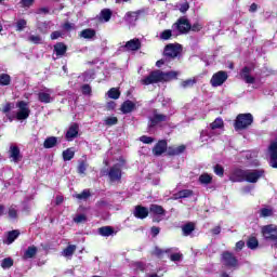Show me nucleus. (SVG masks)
Wrapping results in <instances>:
<instances>
[{
    "instance_id": "nucleus-6",
    "label": "nucleus",
    "mask_w": 277,
    "mask_h": 277,
    "mask_svg": "<svg viewBox=\"0 0 277 277\" xmlns=\"http://www.w3.org/2000/svg\"><path fill=\"white\" fill-rule=\"evenodd\" d=\"M228 79V72L221 70L215 74H213L210 84L212 88H220V85H224Z\"/></svg>"
},
{
    "instance_id": "nucleus-16",
    "label": "nucleus",
    "mask_w": 277,
    "mask_h": 277,
    "mask_svg": "<svg viewBox=\"0 0 277 277\" xmlns=\"http://www.w3.org/2000/svg\"><path fill=\"white\" fill-rule=\"evenodd\" d=\"M174 27L180 34H187L192 29V24L186 18H180L179 23L174 24Z\"/></svg>"
},
{
    "instance_id": "nucleus-26",
    "label": "nucleus",
    "mask_w": 277,
    "mask_h": 277,
    "mask_svg": "<svg viewBox=\"0 0 277 277\" xmlns=\"http://www.w3.org/2000/svg\"><path fill=\"white\" fill-rule=\"evenodd\" d=\"M81 38H84L85 40H92L94 36H96V31L92 28H87L80 32Z\"/></svg>"
},
{
    "instance_id": "nucleus-21",
    "label": "nucleus",
    "mask_w": 277,
    "mask_h": 277,
    "mask_svg": "<svg viewBox=\"0 0 277 277\" xmlns=\"http://www.w3.org/2000/svg\"><path fill=\"white\" fill-rule=\"evenodd\" d=\"M168 150V142L166 141H159L156 146L153 149L154 155H156V157H159L161 155H163V151Z\"/></svg>"
},
{
    "instance_id": "nucleus-30",
    "label": "nucleus",
    "mask_w": 277,
    "mask_h": 277,
    "mask_svg": "<svg viewBox=\"0 0 277 277\" xmlns=\"http://www.w3.org/2000/svg\"><path fill=\"white\" fill-rule=\"evenodd\" d=\"M18 235H19L18 230L9 232L4 243H8V246H10V243H14V240L18 237Z\"/></svg>"
},
{
    "instance_id": "nucleus-1",
    "label": "nucleus",
    "mask_w": 277,
    "mask_h": 277,
    "mask_svg": "<svg viewBox=\"0 0 277 277\" xmlns=\"http://www.w3.org/2000/svg\"><path fill=\"white\" fill-rule=\"evenodd\" d=\"M264 174L263 170H241L236 169L229 176V181L233 183H258L259 179H261Z\"/></svg>"
},
{
    "instance_id": "nucleus-55",
    "label": "nucleus",
    "mask_w": 277,
    "mask_h": 277,
    "mask_svg": "<svg viewBox=\"0 0 277 277\" xmlns=\"http://www.w3.org/2000/svg\"><path fill=\"white\" fill-rule=\"evenodd\" d=\"M82 94H85V95L92 94V88L89 84L82 85Z\"/></svg>"
},
{
    "instance_id": "nucleus-46",
    "label": "nucleus",
    "mask_w": 277,
    "mask_h": 277,
    "mask_svg": "<svg viewBox=\"0 0 277 277\" xmlns=\"http://www.w3.org/2000/svg\"><path fill=\"white\" fill-rule=\"evenodd\" d=\"M75 198L78 200H88V198H90V190L84 189L82 193L77 194Z\"/></svg>"
},
{
    "instance_id": "nucleus-7",
    "label": "nucleus",
    "mask_w": 277,
    "mask_h": 277,
    "mask_svg": "<svg viewBox=\"0 0 277 277\" xmlns=\"http://www.w3.org/2000/svg\"><path fill=\"white\" fill-rule=\"evenodd\" d=\"M149 213L154 219V222H161L166 217V210L159 205H151L149 207Z\"/></svg>"
},
{
    "instance_id": "nucleus-13",
    "label": "nucleus",
    "mask_w": 277,
    "mask_h": 277,
    "mask_svg": "<svg viewBox=\"0 0 277 277\" xmlns=\"http://www.w3.org/2000/svg\"><path fill=\"white\" fill-rule=\"evenodd\" d=\"M211 131L215 133V135H222L224 133V119L217 117L213 122H211L208 127Z\"/></svg>"
},
{
    "instance_id": "nucleus-35",
    "label": "nucleus",
    "mask_w": 277,
    "mask_h": 277,
    "mask_svg": "<svg viewBox=\"0 0 277 277\" xmlns=\"http://www.w3.org/2000/svg\"><path fill=\"white\" fill-rule=\"evenodd\" d=\"M75 157V150L72 148H68L63 151L64 161H70Z\"/></svg>"
},
{
    "instance_id": "nucleus-62",
    "label": "nucleus",
    "mask_w": 277,
    "mask_h": 277,
    "mask_svg": "<svg viewBox=\"0 0 277 277\" xmlns=\"http://www.w3.org/2000/svg\"><path fill=\"white\" fill-rule=\"evenodd\" d=\"M60 36H61L60 31H54L51 34L52 40H57V38H60Z\"/></svg>"
},
{
    "instance_id": "nucleus-32",
    "label": "nucleus",
    "mask_w": 277,
    "mask_h": 277,
    "mask_svg": "<svg viewBox=\"0 0 277 277\" xmlns=\"http://www.w3.org/2000/svg\"><path fill=\"white\" fill-rule=\"evenodd\" d=\"M100 235L102 237H110V235H114V229L109 226H105L98 229Z\"/></svg>"
},
{
    "instance_id": "nucleus-5",
    "label": "nucleus",
    "mask_w": 277,
    "mask_h": 277,
    "mask_svg": "<svg viewBox=\"0 0 277 277\" xmlns=\"http://www.w3.org/2000/svg\"><path fill=\"white\" fill-rule=\"evenodd\" d=\"M221 261L227 269H237V267H239V260L228 251L223 252Z\"/></svg>"
},
{
    "instance_id": "nucleus-10",
    "label": "nucleus",
    "mask_w": 277,
    "mask_h": 277,
    "mask_svg": "<svg viewBox=\"0 0 277 277\" xmlns=\"http://www.w3.org/2000/svg\"><path fill=\"white\" fill-rule=\"evenodd\" d=\"M169 117L160 114L157 110H154L153 116L149 117V123L148 127L153 128V127H157V124H160V122H168Z\"/></svg>"
},
{
    "instance_id": "nucleus-4",
    "label": "nucleus",
    "mask_w": 277,
    "mask_h": 277,
    "mask_svg": "<svg viewBox=\"0 0 277 277\" xmlns=\"http://www.w3.org/2000/svg\"><path fill=\"white\" fill-rule=\"evenodd\" d=\"M252 122H254V117L252 114H239L236 117L234 127L236 131H243V129H248V127H252Z\"/></svg>"
},
{
    "instance_id": "nucleus-36",
    "label": "nucleus",
    "mask_w": 277,
    "mask_h": 277,
    "mask_svg": "<svg viewBox=\"0 0 277 277\" xmlns=\"http://www.w3.org/2000/svg\"><path fill=\"white\" fill-rule=\"evenodd\" d=\"M247 247L250 250H256V248H259V240L254 237L249 238V240L247 241Z\"/></svg>"
},
{
    "instance_id": "nucleus-48",
    "label": "nucleus",
    "mask_w": 277,
    "mask_h": 277,
    "mask_svg": "<svg viewBox=\"0 0 277 277\" xmlns=\"http://www.w3.org/2000/svg\"><path fill=\"white\" fill-rule=\"evenodd\" d=\"M74 222H76V224H83V222H88V217L85 216V214H77L74 217Z\"/></svg>"
},
{
    "instance_id": "nucleus-42",
    "label": "nucleus",
    "mask_w": 277,
    "mask_h": 277,
    "mask_svg": "<svg viewBox=\"0 0 277 277\" xmlns=\"http://www.w3.org/2000/svg\"><path fill=\"white\" fill-rule=\"evenodd\" d=\"M12 109H14V103H6L3 106L2 111L3 114H6L8 118H10L11 114H14V113H10L12 111Z\"/></svg>"
},
{
    "instance_id": "nucleus-58",
    "label": "nucleus",
    "mask_w": 277,
    "mask_h": 277,
    "mask_svg": "<svg viewBox=\"0 0 277 277\" xmlns=\"http://www.w3.org/2000/svg\"><path fill=\"white\" fill-rule=\"evenodd\" d=\"M134 269H140L141 272H144V264L141 262H135L133 264Z\"/></svg>"
},
{
    "instance_id": "nucleus-29",
    "label": "nucleus",
    "mask_w": 277,
    "mask_h": 277,
    "mask_svg": "<svg viewBox=\"0 0 277 277\" xmlns=\"http://www.w3.org/2000/svg\"><path fill=\"white\" fill-rule=\"evenodd\" d=\"M197 80L196 78H190L187 80H184L180 83L181 88H183L184 90H187V88H194V85H196Z\"/></svg>"
},
{
    "instance_id": "nucleus-22",
    "label": "nucleus",
    "mask_w": 277,
    "mask_h": 277,
    "mask_svg": "<svg viewBox=\"0 0 277 277\" xmlns=\"http://www.w3.org/2000/svg\"><path fill=\"white\" fill-rule=\"evenodd\" d=\"M77 135H79V126L74 123L69 127L66 133V140L72 142L74 137H77Z\"/></svg>"
},
{
    "instance_id": "nucleus-53",
    "label": "nucleus",
    "mask_w": 277,
    "mask_h": 277,
    "mask_svg": "<svg viewBox=\"0 0 277 277\" xmlns=\"http://www.w3.org/2000/svg\"><path fill=\"white\" fill-rule=\"evenodd\" d=\"M38 29H40V31H42V34H47L49 31V24H47V22L39 23Z\"/></svg>"
},
{
    "instance_id": "nucleus-50",
    "label": "nucleus",
    "mask_w": 277,
    "mask_h": 277,
    "mask_svg": "<svg viewBox=\"0 0 277 277\" xmlns=\"http://www.w3.org/2000/svg\"><path fill=\"white\" fill-rule=\"evenodd\" d=\"M25 27H27V21L18 19L17 23H16L17 31H23V29H25Z\"/></svg>"
},
{
    "instance_id": "nucleus-9",
    "label": "nucleus",
    "mask_w": 277,
    "mask_h": 277,
    "mask_svg": "<svg viewBox=\"0 0 277 277\" xmlns=\"http://www.w3.org/2000/svg\"><path fill=\"white\" fill-rule=\"evenodd\" d=\"M122 166L123 163H117L113 166L108 171V179L114 183L116 181H120L122 179Z\"/></svg>"
},
{
    "instance_id": "nucleus-63",
    "label": "nucleus",
    "mask_w": 277,
    "mask_h": 277,
    "mask_svg": "<svg viewBox=\"0 0 277 277\" xmlns=\"http://www.w3.org/2000/svg\"><path fill=\"white\" fill-rule=\"evenodd\" d=\"M107 109H116V103L115 102H110L107 104Z\"/></svg>"
},
{
    "instance_id": "nucleus-2",
    "label": "nucleus",
    "mask_w": 277,
    "mask_h": 277,
    "mask_svg": "<svg viewBox=\"0 0 277 277\" xmlns=\"http://www.w3.org/2000/svg\"><path fill=\"white\" fill-rule=\"evenodd\" d=\"M180 71H167L161 70L151 71L147 77L141 80L143 85H150L153 83H159V81H172L179 78Z\"/></svg>"
},
{
    "instance_id": "nucleus-3",
    "label": "nucleus",
    "mask_w": 277,
    "mask_h": 277,
    "mask_svg": "<svg viewBox=\"0 0 277 277\" xmlns=\"http://www.w3.org/2000/svg\"><path fill=\"white\" fill-rule=\"evenodd\" d=\"M17 110L11 115H9V119L14 120H27L31 110L29 109V104L25 101H21L16 103Z\"/></svg>"
},
{
    "instance_id": "nucleus-15",
    "label": "nucleus",
    "mask_w": 277,
    "mask_h": 277,
    "mask_svg": "<svg viewBox=\"0 0 277 277\" xmlns=\"http://www.w3.org/2000/svg\"><path fill=\"white\" fill-rule=\"evenodd\" d=\"M38 98L40 103H53V101H55V97L53 96V90L51 89L40 91L38 93Z\"/></svg>"
},
{
    "instance_id": "nucleus-44",
    "label": "nucleus",
    "mask_w": 277,
    "mask_h": 277,
    "mask_svg": "<svg viewBox=\"0 0 277 277\" xmlns=\"http://www.w3.org/2000/svg\"><path fill=\"white\" fill-rule=\"evenodd\" d=\"M185 150V146H179V147H174V148H169V155H181V153H183Z\"/></svg>"
},
{
    "instance_id": "nucleus-25",
    "label": "nucleus",
    "mask_w": 277,
    "mask_h": 277,
    "mask_svg": "<svg viewBox=\"0 0 277 277\" xmlns=\"http://www.w3.org/2000/svg\"><path fill=\"white\" fill-rule=\"evenodd\" d=\"M37 253H38V248H36V246H30L25 251L23 259H25V261H27V259H34Z\"/></svg>"
},
{
    "instance_id": "nucleus-37",
    "label": "nucleus",
    "mask_w": 277,
    "mask_h": 277,
    "mask_svg": "<svg viewBox=\"0 0 277 277\" xmlns=\"http://www.w3.org/2000/svg\"><path fill=\"white\" fill-rule=\"evenodd\" d=\"M75 250H77V246L69 245L66 249H64L63 256H72V254H75Z\"/></svg>"
},
{
    "instance_id": "nucleus-40",
    "label": "nucleus",
    "mask_w": 277,
    "mask_h": 277,
    "mask_svg": "<svg viewBox=\"0 0 277 277\" xmlns=\"http://www.w3.org/2000/svg\"><path fill=\"white\" fill-rule=\"evenodd\" d=\"M108 98H114L115 101L120 98V91H118V89L113 88L110 89L108 92Z\"/></svg>"
},
{
    "instance_id": "nucleus-33",
    "label": "nucleus",
    "mask_w": 277,
    "mask_h": 277,
    "mask_svg": "<svg viewBox=\"0 0 277 277\" xmlns=\"http://www.w3.org/2000/svg\"><path fill=\"white\" fill-rule=\"evenodd\" d=\"M194 229H195V226H194L193 223H187L186 225H184V226L182 227V232H183V235H184L185 237H188V235H189L190 233H194Z\"/></svg>"
},
{
    "instance_id": "nucleus-61",
    "label": "nucleus",
    "mask_w": 277,
    "mask_h": 277,
    "mask_svg": "<svg viewBox=\"0 0 277 277\" xmlns=\"http://www.w3.org/2000/svg\"><path fill=\"white\" fill-rule=\"evenodd\" d=\"M160 229L159 227H151V235L154 237H157V235L159 234Z\"/></svg>"
},
{
    "instance_id": "nucleus-56",
    "label": "nucleus",
    "mask_w": 277,
    "mask_h": 277,
    "mask_svg": "<svg viewBox=\"0 0 277 277\" xmlns=\"http://www.w3.org/2000/svg\"><path fill=\"white\" fill-rule=\"evenodd\" d=\"M192 31H200L202 29V24L200 22L195 23L193 26H190Z\"/></svg>"
},
{
    "instance_id": "nucleus-45",
    "label": "nucleus",
    "mask_w": 277,
    "mask_h": 277,
    "mask_svg": "<svg viewBox=\"0 0 277 277\" xmlns=\"http://www.w3.org/2000/svg\"><path fill=\"white\" fill-rule=\"evenodd\" d=\"M177 10L182 12V14H185L187 10H189V3L188 2H180L176 4Z\"/></svg>"
},
{
    "instance_id": "nucleus-18",
    "label": "nucleus",
    "mask_w": 277,
    "mask_h": 277,
    "mask_svg": "<svg viewBox=\"0 0 277 277\" xmlns=\"http://www.w3.org/2000/svg\"><path fill=\"white\" fill-rule=\"evenodd\" d=\"M251 72H252V68H250V67L242 68V70L240 71L241 79L243 81H246L247 83H254L255 79L251 75Z\"/></svg>"
},
{
    "instance_id": "nucleus-39",
    "label": "nucleus",
    "mask_w": 277,
    "mask_h": 277,
    "mask_svg": "<svg viewBox=\"0 0 277 277\" xmlns=\"http://www.w3.org/2000/svg\"><path fill=\"white\" fill-rule=\"evenodd\" d=\"M12 265H14V260H12L11 258H5L2 260V263H1L2 269H10Z\"/></svg>"
},
{
    "instance_id": "nucleus-34",
    "label": "nucleus",
    "mask_w": 277,
    "mask_h": 277,
    "mask_svg": "<svg viewBox=\"0 0 277 277\" xmlns=\"http://www.w3.org/2000/svg\"><path fill=\"white\" fill-rule=\"evenodd\" d=\"M27 41L31 42V44H42V37L38 35H29Z\"/></svg>"
},
{
    "instance_id": "nucleus-11",
    "label": "nucleus",
    "mask_w": 277,
    "mask_h": 277,
    "mask_svg": "<svg viewBox=\"0 0 277 277\" xmlns=\"http://www.w3.org/2000/svg\"><path fill=\"white\" fill-rule=\"evenodd\" d=\"M181 44L179 43H170L164 49V55L166 57H179V55L181 54Z\"/></svg>"
},
{
    "instance_id": "nucleus-8",
    "label": "nucleus",
    "mask_w": 277,
    "mask_h": 277,
    "mask_svg": "<svg viewBox=\"0 0 277 277\" xmlns=\"http://www.w3.org/2000/svg\"><path fill=\"white\" fill-rule=\"evenodd\" d=\"M262 235L264 238L269 239L271 241H276L277 246V226L276 225H266L262 227Z\"/></svg>"
},
{
    "instance_id": "nucleus-51",
    "label": "nucleus",
    "mask_w": 277,
    "mask_h": 277,
    "mask_svg": "<svg viewBox=\"0 0 277 277\" xmlns=\"http://www.w3.org/2000/svg\"><path fill=\"white\" fill-rule=\"evenodd\" d=\"M140 142H142L143 144H153L155 142V138L143 135L140 137Z\"/></svg>"
},
{
    "instance_id": "nucleus-60",
    "label": "nucleus",
    "mask_w": 277,
    "mask_h": 277,
    "mask_svg": "<svg viewBox=\"0 0 277 277\" xmlns=\"http://www.w3.org/2000/svg\"><path fill=\"white\" fill-rule=\"evenodd\" d=\"M24 8H29L34 3V0H22Z\"/></svg>"
},
{
    "instance_id": "nucleus-12",
    "label": "nucleus",
    "mask_w": 277,
    "mask_h": 277,
    "mask_svg": "<svg viewBox=\"0 0 277 277\" xmlns=\"http://www.w3.org/2000/svg\"><path fill=\"white\" fill-rule=\"evenodd\" d=\"M9 158L13 163H21V161H23L21 148L16 145H11L9 149Z\"/></svg>"
},
{
    "instance_id": "nucleus-38",
    "label": "nucleus",
    "mask_w": 277,
    "mask_h": 277,
    "mask_svg": "<svg viewBox=\"0 0 277 277\" xmlns=\"http://www.w3.org/2000/svg\"><path fill=\"white\" fill-rule=\"evenodd\" d=\"M274 215V210L271 208H262L260 210V217H272Z\"/></svg>"
},
{
    "instance_id": "nucleus-43",
    "label": "nucleus",
    "mask_w": 277,
    "mask_h": 277,
    "mask_svg": "<svg viewBox=\"0 0 277 277\" xmlns=\"http://www.w3.org/2000/svg\"><path fill=\"white\" fill-rule=\"evenodd\" d=\"M9 217L10 220H16L18 217V210H16L15 206L9 208Z\"/></svg>"
},
{
    "instance_id": "nucleus-54",
    "label": "nucleus",
    "mask_w": 277,
    "mask_h": 277,
    "mask_svg": "<svg viewBox=\"0 0 277 277\" xmlns=\"http://www.w3.org/2000/svg\"><path fill=\"white\" fill-rule=\"evenodd\" d=\"M214 173L217 175V176H224V168H222V166L220 164H216L214 167Z\"/></svg>"
},
{
    "instance_id": "nucleus-52",
    "label": "nucleus",
    "mask_w": 277,
    "mask_h": 277,
    "mask_svg": "<svg viewBox=\"0 0 277 277\" xmlns=\"http://www.w3.org/2000/svg\"><path fill=\"white\" fill-rule=\"evenodd\" d=\"M85 170H88V163L85 162H80L78 166V172L79 174H85Z\"/></svg>"
},
{
    "instance_id": "nucleus-24",
    "label": "nucleus",
    "mask_w": 277,
    "mask_h": 277,
    "mask_svg": "<svg viewBox=\"0 0 277 277\" xmlns=\"http://www.w3.org/2000/svg\"><path fill=\"white\" fill-rule=\"evenodd\" d=\"M111 19V10L109 9H104L100 13V21L101 23H109Z\"/></svg>"
},
{
    "instance_id": "nucleus-41",
    "label": "nucleus",
    "mask_w": 277,
    "mask_h": 277,
    "mask_svg": "<svg viewBox=\"0 0 277 277\" xmlns=\"http://www.w3.org/2000/svg\"><path fill=\"white\" fill-rule=\"evenodd\" d=\"M10 81H12V79L10 78V75L8 74L0 75V85H10Z\"/></svg>"
},
{
    "instance_id": "nucleus-23",
    "label": "nucleus",
    "mask_w": 277,
    "mask_h": 277,
    "mask_svg": "<svg viewBox=\"0 0 277 277\" xmlns=\"http://www.w3.org/2000/svg\"><path fill=\"white\" fill-rule=\"evenodd\" d=\"M67 48L64 43H56L54 45V60H58V57H63L66 54Z\"/></svg>"
},
{
    "instance_id": "nucleus-31",
    "label": "nucleus",
    "mask_w": 277,
    "mask_h": 277,
    "mask_svg": "<svg viewBox=\"0 0 277 277\" xmlns=\"http://www.w3.org/2000/svg\"><path fill=\"white\" fill-rule=\"evenodd\" d=\"M55 144H57V137L50 136L44 141L43 146H44V148H53V146H55Z\"/></svg>"
},
{
    "instance_id": "nucleus-19",
    "label": "nucleus",
    "mask_w": 277,
    "mask_h": 277,
    "mask_svg": "<svg viewBox=\"0 0 277 277\" xmlns=\"http://www.w3.org/2000/svg\"><path fill=\"white\" fill-rule=\"evenodd\" d=\"M134 216H136L138 220H146L148 217V208L142 207V206H136L134 209Z\"/></svg>"
},
{
    "instance_id": "nucleus-28",
    "label": "nucleus",
    "mask_w": 277,
    "mask_h": 277,
    "mask_svg": "<svg viewBox=\"0 0 277 277\" xmlns=\"http://www.w3.org/2000/svg\"><path fill=\"white\" fill-rule=\"evenodd\" d=\"M213 181V176L209 173H203L199 176V183L201 185H209Z\"/></svg>"
},
{
    "instance_id": "nucleus-59",
    "label": "nucleus",
    "mask_w": 277,
    "mask_h": 277,
    "mask_svg": "<svg viewBox=\"0 0 277 277\" xmlns=\"http://www.w3.org/2000/svg\"><path fill=\"white\" fill-rule=\"evenodd\" d=\"M243 246H246V242H243V241H238L237 243H236V250H243Z\"/></svg>"
},
{
    "instance_id": "nucleus-47",
    "label": "nucleus",
    "mask_w": 277,
    "mask_h": 277,
    "mask_svg": "<svg viewBox=\"0 0 277 277\" xmlns=\"http://www.w3.org/2000/svg\"><path fill=\"white\" fill-rule=\"evenodd\" d=\"M106 127H114V124H118V118L117 117H107L105 119Z\"/></svg>"
},
{
    "instance_id": "nucleus-27",
    "label": "nucleus",
    "mask_w": 277,
    "mask_h": 277,
    "mask_svg": "<svg viewBox=\"0 0 277 277\" xmlns=\"http://www.w3.org/2000/svg\"><path fill=\"white\" fill-rule=\"evenodd\" d=\"M194 192L189 189L180 190L177 194L173 195L174 200H179L181 198H189L193 196Z\"/></svg>"
},
{
    "instance_id": "nucleus-49",
    "label": "nucleus",
    "mask_w": 277,
    "mask_h": 277,
    "mask_svg": "<svg viewBox=\"0 0 277 277\" xmlns=\"http://www.w3.org/2000/svg\"><path fill=\"white\" fill-rule=\"evenodd\" d=\"M172 38V30L167 29L160 34V40H170Z\"/></svg>"
},
{
    "instance_id": "nucleus-57",
    "label": "nucleus",
    "mask_w": 277,
    "mask_h": 277,
    "mask_svg": "<svg viewBox=\"0 0 277 277\" xmlns=\"http://www.w3.org/2000/svg\"><path fill=\"white\" fill-rule=\"evenodd\" d=\"M182 256L183 255L181 253H173V254H171L170 259H171V261L176 263V261H181Z\"/></svg>"
},
{
    "instance_id": "nucleus-64",
    "label": "nucleus",
    "mask_w": 277,
    "mask_h": 277,
    "mask_svg": "<svg viewBox=\"0 0 277 277\" xmlns=\"http://www.w3.org/2000/svg\"><path fill=\"white\" fill-rule=\"evenodd\" d=\"M256 10H258V5L256 3H253L250 5L249 12H256Z\"/></svg>"
},
{
    "instance_id": "nucleus-14",
    "label": "nucleus",
    "mask_w": 277,
    "mask_h": 277,
    "mask_svg": "<svg viewBox=\"0 0 277 277\" xmlns=\"http://www.w3.org/2000/svg\"><path fill=\"white\" fill-rule=\"evenodd\" d=\"M215 137H217V135L207 128L206 130L201 131L199 140L202 144H210V142L215 141Z\"/></svg>"
},
{
    "instance_id": "nucleus-17",
    "label": "nucleus",
    "mask_w": 277,
    "mask_h": 277,
    "mask_svg": "<svg viewBox=\"0 0 277 277\" xmlns=\"http://www.w3.org/2000/svg\"><path fill=\"white\" fill-rule=\"evenodd\" d=\"M122 49H124V51H140V49H142V42L140 39L134 38L126 42Z\"/></svg>"
},
{
    "instance_id": "nucleus-20",
    "label": "nucleus",
    "mask_w": 277,
    "mask_h": 277,
    "mask_svg": "<svg viewBox=\"0 0 277 277\" xmlns=\"http://www.w3.org/2000/svg\"><path fill=\"white\" fill-rule=\"evenodd\" d=\"M135 109H137V103L132 101H126L121 105L122 114H131V111H135Z\"/></svg>"
}]
</instances>
